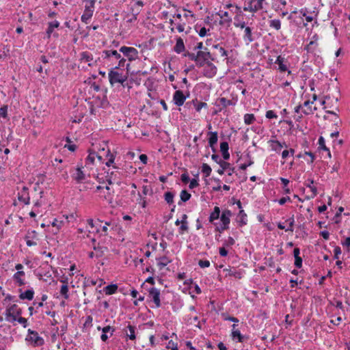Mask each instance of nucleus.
<instances>
[{
	"label": "nucleus",
	"mask_w": 350,
	"mask_h": 350,
	"mask_svg": "<svg viewBox=\"0 0 350 350\" xmlns=\"http://www.w3.org/2000/svg\"><path fill=\"white\" fill-rule=\"evenodd\" d=\"M185 55L189 60L193 61L198 68H202L210 60H214L208 49H204V51H198L196 53L191 52Z\"/></svg>",
	"instance_id": "nucleus-1"
},
{
	"label": "nucleus",
	"mask_w": 350,
	"mask_h": 350,
	"mask_svg": "<svg viewBox=\"0 0 350 350\" xmlns=\"http://www.w3.org/2000/svg\"><path fill=\"white\" fill-rule=\"evenodd\" d=\"M120 57V53L116 50H104L100 53V57H98L99 64L107 68L114 67L117 63L118 59Z\"/></svg>",
	"instance_id": "nucleus-2"
},
{
	"label": "nucleus",
	"mask_w": 350,
	"mask_h": 350,
	"mask_svg": "<svg viewBox=\"0 0 350 350\" xmlns=\"http://www.w3.org/2000/svg\"><path fill=\"white\" fill-rule=\"evenodd\" d=\"M108 78L111 86L115 85L116 83H120L122 87L125 88L127 85L125 82L128 78V73L124 74L123 72L120 70L111 68L108 73Z\"/></svg>",
	"instance_id": "nucleus-3"
},
{
	"label": "nucleus",
	"mask_w": 350,
	"mask_h": 350,
	"mask_svg": "<svg viewBox=\"0 0 350 350\" xmlns=\"http://www.w3.org/2000/svg\"><path fill=\"white\" fill-rule=\"evenodd\" d=\"M267 4V0H244L243 10L254 15L265 9Z\"/></svg>",
	"instance_id": "nucleus-4"
},
{
	"label": "nucleus",
	"mask_w": 350,
	"mask_h": 350,
	"mask_svg": "<svg viewBox=\"0 0 350 350\" xmlns=\"http://www.w3.org/2000/svg\"><path fill=\"white\" fill-rule=\"evenodd\" d=\"M172 18H169L170 29L171 32H174L176 30L178 33H182L185 31L186 23L183 21L182 15L180 13H174L171 14Z\"/></svg>",
	"instance_id": "nucleus-5"
},
{
	"label": "nucleus",
	"mask_w": 350,
	"mask_h": 350,
	"mask_svg": "<svg viewBox=\"0 0 350 350\" xmlns=\"http://www.w3.org/2000/svg\"><path fill=\"white\" fill-rule=\"evenodd\" d=\"M23 313L22 308L17 304H13L8 306L4 312L5 319L10 323H14L16 321V318Z\"/></svg>",
	"instance_id": "nucleus-6"
},
{
	"label": "nucleus",
	"mask_w": 350,
	"mask_h": 350,
	"mask_svg": "<svg viewBox=\"0 0 350 350\" xmlns=\"http://www.w3.org/2000/svg\"><path fill=\"white\" fill-rule=\"evenodd\" d=\"M232 215V213L230 210H223L219 217L221 224L219 226L217 227L215 230L219 232H222L224 230H228L229 228Z\"/></svg>",
	"instance_id": "nucleus-7"
},
{
	"label": "nucleus",
	"mask_w": 350,
	"mask_h": 350,
	"mask_svg": "<svg viewBox=\"0 0 350 350\" xmlns=\"http://www.w3.org/2000/svg\"><path fill=\"white\" fill-rule=\"evenodd\" d=\"M26 340L29 342L33 347H40L44 344V340L41 337L38 332L29 329Z\"/></svg>",
	"instance_id": "nucleus-8"
},
{
	"label": "nucleus",
	"mask_w": 350,
	"mask_h": 350,
	"mask_svg": "<svg viewBox=\"0 0 350 350\" xmlns=\"http://www.w3.org/2000/svg\"><path fill=\"white\" fill-rule=\"evenodd\" d=\"M119 53H122L129 62L139 59V52L134 47L122 46L120 48Z\"/></svg>",
	"instance_id": "nucleus-9"
},
{
	"label": "nucleus",
	"mask_w": 350,
	"mask_h": 350,
	"mask_svg": "<svg viewBox=\"0 0 350 350\" xmlns=\"http://www.w3.org/2000/svg\"><path fill=\"white\" fill-rule=\"evenodd\" d=\"M94 3L95 0H90L87 2L83 14L81 17L83 23L88 24L90 19L92 18L94 12Z\"/></svg>",
	"instance_id": "nucleus-10"
},
{
	"label": "nucleus",
	"mask_w": 350,
	"mask_h": 350,
	"mask_svg": "<svg viewBox=\"0 0 350 350\" xmlns=\"http://www.w3.org/2000/svg\"><path fill=\"white\" fill-rule=\"evenodd\" d=\"M274 63L278 66V70L280 72H287L288 75H292L291 70L288 69L290 63L284 56L278 55Z\"/></svg>",
	"instance_id": "nucleus-11"
},
{
	"label": "nucleus",
	"mask_w": 350,
	"mask_h": 350,
	"mask_svg": "<svg viewBox=\"0 0 350 350\" xmlns=\"http://www.w3.org/2000/svg\"><path fill=\"white\" fill-rule=\"evenodd\" d=\"M176 43L173 47L174 51L176 54L181 55L184 57H187L185 55L187 53H190L191 52L186 50L185 44L183 39L180 36H177L175 38Z\"/></svg>",
	"instance_id": "nucleus-12"
},
{
	"label": "nucleus",
	"mask_w": 350,
	"mask_h": 350,
	"mask_svg": "<svg viewBox=\"0 0 350 350\" xmlns=\"http://www.w3.org/2000/svg\"><path fill=\"white\" fill-rule=\"evenodd\" d=\"M79 60L81 62L88 63L90 67L95 66L99 64L98 59H94L93 55L89 51H83L79 54Z\"/></svg>",
	"instance_id": "nucleus-13"
},
{
	"label": "nucleus",
	"mask_w": 350,
	"mask_h": 350,
	"mask_svg": "<svg viewBox=\"0 0 350 350\" xmlns=\"http://www.w3.org/2000/svg\"><path fill=\"white\" fill-rule=\"evenodd\" d=\"M319 40L318 34H314L310 42L304 47V50L308 53L315 54L319 47Z\"/></svg>",
	"instance_id": "nucleus-14"
},
{
	"label": "nucleus",
	"mask_w": 350,
	"mask_h": 350,
	"mask_svg": "<svg viewBox=\"0 0 350 350\" xmlns=\"http://www.w3.org/2000/svg\"><path fill=\"white\" fill-rule=\"evenodd\" d=\"M17 197L19 202L24 204L29 205L30 204V195L28 187L25 186L23 187L18 192Z\"/></svg>",
	"instance_id": "nucleus-15"
},
{
	"label": "nucleus",
	"mask_w": 350,
	"mask_h": 350,
	"mask_svg": "<svg viewBox=\"0 0 350 350\" xmlns=\"http://www.w3.org/2000/svg\"><path fill=\"white\" fill-rule=\"evenodd\" d=\"M211 61L212 60H210L203 66V74L207 78L213 77L217 74V67L211 62Z\"/></svg>",
	"instance_id": "nucleus-16"
},
{
	"label": "nucleus",
	"mask_w": 350,
	"mask_h": 350,
	"mask_svg": "<svg viewBox=\"0 0 350 350\" xmlns=\"http://www.w3.org/2000/svg\"><path fill=\"white\" fill-rule=\"evenodd\" d=\"M189 94L187 96L185 95L183 92L181 90H176L173 94V102L174 103L178 106L180 107L183 105L187 97L189 96Z\"/></svg>",
	"instance_id": "nucleus-17"
},
{
	"label": "nucleus",
	"mask_w": 350,
	"mask_h": 350,
	"mask_svg": "<svg viewBox=\"0 0 350 350\" xmlns=\"http://www.w3.org/2000/svg\"><path fill=\"white\" fill-rule=\"evenodd\" d=\"M268 144L272 151H274L277 153L280 152L281 150L283 148H287L288 145L286 142H280L276 139H270L268 141Z\"/></svg>",
	"instance_id": "nucleus-18"
},
{
	"label": "nucleus",
	"mask_w": 350,
	"mask_h": 350,
	"mask_svg": "<svg viewBox=\"0 0 350 350\" xmlns=\"http://www.w3.org/2000/svg\"><path fill=\"white\" fill-rule=\"evenodd\" d=\"M217 15L219 16L221 20L219 22V24L221 25H226L227 27H229L231 22H232V18L230 16L229 13L227 11H223L219 10Z\"/></svg>",
	"instance_id": "nucleus-19"
},
{
	"label": "nucleus",
	"mask_w": 350,
	"mask_h": 350,
	"mask_svg": "<svg viewBox=\"0 0 350 350\" xmlns=\"http://www.w3.org/2000/svg\"><path fill=\"white\" fill-rule=\"evenodd\" d=\"M97 153L96 152H90L85 161V167L88 169H93L94 166L97 165Z\"/></svg>",
	"instance_id": "nucleus-20"
},
{
	"label": "nucleus",
	"mask_w": 350,
	"mask_h": 350,
	"mask_svg": "<svg viewBox=\"0 0 350 350\" xmlns=\"http://www.w3.org/2000/svg\"><path fill=\"white\" fill-rule=\"evenodd\" d=\"M115 332L116 328L114 327H111L110 325L103 327L102 328V334L100 336L101 340L103 342H106L109 338L113 335Z\"/></svg>",
	"instance_id": "nucleus-21"
},
{
	"label": "nucleus",
	"mask_w": 350,
	"mask_h": 350,
	"mask_svg": "<svg viewBox=\"0 0 350 350\" xmlns=\"http://www.w3.org/2000/svg\"><path fill=\"white\" fill-rule=\"evenodd\" d=\"M149 297L154 303L156 308L161 306L160 291L156 288H151L149 290Z\"/></svg>",
	"instance_id": "nucleus-22"
},
{
	"label": "nucleus",
	"mask_w": 350,
	"mask_h": 350,
	"mask_svg": "<svg viewBox=\"0 0 350 350\" xmlns=\"http://www.w3.org/2000/svg\"><path fill=\"white\" fill-rule=\"evenodd\" d=\"M25 239L26 241V244L29 247L35 246L37 245L38 239V233L35 230H32L31 232H28L25 235Z\"/></svg>",
	"instance_id": "nucleus-23"
},
{
	"label": "nucleus",
	"mask_w": 350,
	"mask_h": 350,
	"mask_svg": "<svg viewBox=\"0 0 350 350\" xmlns=\"http://www.w3.org/2000/svg\"><path fill=\"white\" fill-rule=\"evenodd\" d=\"M106 179L109 185L118 183L120 180V174L118 170L108 172Z\"/></svg>",
	"instance_id": "nucleus-24"
},
{
	"label": "nucleus",
	"mask_w": 350,
	"mask_h": 350,
	"mask_svg": "<svg viewBox=\"0 0 350 350\" xmlns=\"http://www.w3.org/2000/svg\"><path fill=\"white\" fill-rule=\"evenodd\" d=\"M243 34L242 36L243 40L245 44L248 45L254 40V37L252 33V29L250 27H245Z\"/></svg>",
	"instance_id": "nucleus-25"
},
{
	"label": "nucleus",
	"mask_w": 350,
	"mask_h": 350,
	"mask_svg": "<svg viewBox=\"0 0 350 350\" xmlns=\"http://www.w3.org/2000/svg\"><path fill=\"white\" fill-rule=\"evenodd\" d=\"M313 101L310 100H306L302 105V113L304 115L312 114L314 111L317 110V107H312Z\"/></svg>",
	"instance_id": "nucleus-26"
},
{
	"label": "nucleus",
	"mask_w": 350,
	"mask_h": 350,
	"mask_svg": "<svg viewBox=\"0 0 350 350\" xmlns=\"http://www.w3.org/2000/svg\"><path fill=\"white\" fill-rule=\"evenodd\" d=\"M105 153H106V154H105L106 161L105 162V165L107 167L112 166L113 169L118 170L119 167L118 166H116V165H113L114 163V161L116 159V154H114L113 153H111L109 149H107V150L106 151Z\"/></svg>",
	"instance_id": "nucleus-27"
},
{
	"label": "nucleus",
	"mask_w": 350,
	"mask_h": 350,
	"mask_svg": "<svg viewBox=\"0 0 350 350\" xmlns=\"http://www.w3.org/2000/svg\"><path fill=\"white\" fill-rule=\"evenodd\" d=\"M25 273L23 271H16L13 275L12 278H13L14 282L18 286H22L25 284Z\"/></svg>",
	"instance_id": "nucleus-28"
},
{
	"label": "nucleus",
	"mask_w": 350,
	"mask_h": 350,
	"mask_svg": "<svg viewBox=\"0 0 350 350\" xmlns=\"http://www.w3.org/2000/svg\"><path fill=\"white\" fill-rule=\"evenodd\" d=\"M86 225L85 226V228H88L87 233L90 235L91 233L94 232H99L100 229L98 227L97 222H94L92 219H88L86 221Z\"/></svg>",
	"instance_id": "nucleus-29"
},
{
	"label": "nucleus",
	"mask_w": 350,
	"mask_h": 350,
	"mask_svg": "<svg viewBox=\"0 0 350 350\" xmlns=\"http://www.w3.org/2000/svg\"><path fill=\"white\" fill-rule=\"evenodd\" d=\"M83 167L77 166L75 170V172L72 174V178L76 180L77 183H81L83 180H85V176L84 172L82 171V168Z\"/></svg>",
	"instance_id": "nucleus-30"
},
{
	"label": "nucleus",
	"mask_w": 350,
	"mask_h": 350,
	"mask_svg": "<svg viewBox=\"0 0 350 350\" xmlns=\"http://www.w3.org/2000/svg\"><path fill=\"white\" fill-rule=\"evenodd\" d=\"M109 190H110V188L109 186H106L105 187H101V186H98L96 187V191L97 193H98V195L100 197L104 198L105 200H108L111 198Z\"/></svg>",
	"instance_id": "nucleus-31"
},
{
	"label": "nucleus",
	"mask_w": 350,
	"mask_h": 350,
	"mask_svg": "<svg viewBox=\"0 0 350 350\" xmlns=\"http://www.w3.org/2000/svg\"><path fill=\"white\" fill-rule=\"evenodd\" d=\"M59 25L60 23L57 21H54L48 23V27L46 31V35L48 39L51 38V34L53 32L54 29L55 28H58L59 27Z\"/></svg>",
	"instance_id": "nucleus-32"
},
{
	"label": "nucleus",
	"mask_w": 350,
	"mask_h": 350,
	"mask_svg": "<svg viewBox=\"0 0 350 350\" xmlns=\"http://www.w3.org/2000/svg\"><path fill=\"white\" fill-rule=\"evenodd\" d=\"M150 0H132L133 10H136L137 13L138 14L142 8L148 3H150Z\"/></svg>",
	"instance_id": "nucleus-33"
},
{
	"label": "nucleus",
	"mask_w": 350,
	"mask_h": 350,
	"mask_svg": "<svg viewBox=\"0 0 350 350\" xmlns=\"http://www.w3.org/2000/svg\"><path fill=\"white\" fill-rule=\"evenodd\" d=\"M61 282L63 283L60 288V295L65 299H68L69 298V289L68 286V281L67 280H61Z\"/></svg>",
	"instance_id": "nucleus-34"
},
{
	"label": "nucleus",
	"mask_w": 350,
	"mask_h": 350,
	"mask_svg": "<svg viewBox=\"0 0 350 350\" xmlns=\"http://www.w3.org/2000/svg\"><path fill=\"white\" fill-rule=\"evenodd\" d=\"M221 213L219 206H215L213 211L210 213L208 221L211 223H213L214 221L218 219L220 217Z\"/></svg>",
	"instance_id": "nucleus-35"
},
{
	"label": "nucleus",
	"mask_w": 350,
	"mask_h": 350,
	"mask_svg": "<svg viewBox=\"0 0 350 350\" xmlns=\"http://www.w3.org/2000/svg\"><path fill=\"white\" fill-rule=\"evenodd\" d=\"M96 222L98 224V227L100 229V232L103 235L106 236L108 234V226H111V222L106 221L103 226H102V221L98 219Z\"/></svg>",
	"instance_id": "nucleus-36"
},
{
	"label": "nucleus",
	"mask_w": 350,
	"mask_h": 350,
	"mask_svg": "<svg viewBox=\"0 0 350 350\" xmlns=\"http://www.w3.org/2000/svg\"><path fill=\"white\" fill-rule=\"evenodd\" d=\"M208 142L210 147H213V146H215L217 143L218 140V135L217 132H212L210 131L208 133Z\"/></svg>",
	"instance_id": "nucleus-37"
},
{
	"label": "nucleus",
	"mask_w": 350,
	"mask_h": 350,
	"mask_svg": "<svg viewBox=\"0 0 350 350\" xmlns=\"http://www.w3.org/2000/svg\"><path fill=\"white\" fill-rule=\"evenodd\" d=\"M269 27L276 31H280L282 27V22L278 18L269 20Z\"/></svg>",
	"instance_id": "nucleus-38"
},
{
	"label": "nucleus",
	"mask_w": 350,
	"mask_h": 350,
	"mask_svg": "<svg viewBox=\"0 0 350 350\" xmlns=\"http://www.w3.org/2000/svg\"><path fill=\"white\" fill-rule=\"evenodd\" d=\"M313 184L314 180L312 179H308L305 183V185L309 188L312 192L311 196L310 197V198H313L317 195V189Z\"/></svg>",
	"instance_id": "nucleus-39"
},
{
	"label": "nucleus",
	"mask_w": 350,
	"mask_h": 350,
	"mask_svg": "<svg viewBox=\"0 0 350 350\" xmlns=\"http://www.w3.org/2000/svg\"><path fill=\"white\" fill-rule=\"evenodd\" d=\"M231 337L233 340L238 342H243L245 338V336L241 334L239 329H234V332H231Z\"/></svg>",
	"instance_id": "nucleus-40"
},
{
	"label": "nucleus",
	"mask_w": 350,
	"mask_h": 350,
	"mask_svg": "<svg viewBox=\"0 0 350 350\" xmlns=\"http://www.w3.org/2000/svg\"><path fill=\"white\" fill-rule=\"evenodd\" d=\"M34 291L33 289L26 290L25 292L21 293L19 295L21 299L32 300L33 299Z\"/></svg>",
	"instance_id": "nucleus-41"
},
{
	"label": "nucleus",
	"mask_w": 350,
	"mask_h": 350,
	"mask_svg": "<svg viewBox=\"0 0 350 350\" xmlns=\"http://www.w3.org/2000/svg\"><path fill=\"white\" fill-rule=\"evenodd\" d=\"M94 250L95 251L96 258H98L102 257L108 250L107 247L98 245L94 246Z\"/></svg>",
	"instance_id": "nucleus-42"
},
{
	"label": "nucleus",
	"mask_w": 350,
	"mask_h": 350,
	"mask_svg": "<svg viewBox=\"0 0 350 350\" xmlns=\"http://www.w3.org/2000/svg\"><path fill=\"white\" fill-rule=\"evenodd\" d=\"M224 272H226V275L233 276L236 278L241 279L243 277V273L241 271L232 269L230 268L224 269Z\"/></svg>",
	"instance_id": "nucleus-43"
},
{
	"label": "nucleus",
	"mask_w": 350,
	"mask_h": 350,
	"mask_svg": "<svg viewBox=\"0 0 350 350\" xmlns=\"http://www.w3.org/2000/svg\"><path fill=\"white\" fill-rule=\"evenodd\" d=\"M118 288V287L117 284H109V285H107V286H105L103 288V291L106 295H111L117 292Z\"/></svg>",
	"instance_id": "nucleus-44"
},
{
	"label": "nucleus",
	"mask_w": 350,
	"mask_h": 350,
	"mask_svg": "<svg viewBox=\"0 0 350 350\" xmlns=\"http://www.w3.org/2000/svg\"><path fill=\"white\" fill-rule=\"evenodd\" d=\"M195 30L198 33V35L202 38L207 36L208 32H209L210 31L209 29H206L205 27H202L201 25H199L198 24L195 26Z\"/></svg>",
	"instance_id": "nucleus-45"
},
{
	"label": "nucleus",
	"mask_w": 350,
	"mask_h": 350,
	"mask_svg": "<svg viewBox=\"0 0 350 350\" xmlns=\"http://www.w3.org/2000/svg\"><path fill=\"white\" fill-rule=\"evenodd\" d=\"M241 16H235L234 18V26L237 28H240L241 29H243L245 27H247V26H245V22L243 20H241Z\"/></svg>",
	"instance_id": "nucleus-46"
},
{
	"label": "nucleus",
	"mask_w": 350,
	"mask_h": 350,
	"mask_svg": "<svg viewBox=\"0 0 350 350\" xmlns=\"http://www.w3.org/2000/svg\"><path fill=\"white\" fill-rule=\"evenodd\" d=\"M170 262L171 260H170L167 256H164L158 259L157 265L160 269H162Z\"/></svg>",
	"instance_id": "nucleus-47"
},
{
	"label": "nucleus",
	"mask_w": 350,
	"mask_h": 350,
	"mask_svg": "<svg viewBox=\"0 0 350 350\" xmlns=\"http://www.w3.org/2000/svg\"><path fill=\"white\" fill-rule=\"evenodd\" d=\"M238 218L240 226H243L247 224V214L243 210H240L238 214Z\"/></svg>",
	"instance_id": "nucleus-48"
},
{
	"label": "nucleus",
	"mask_w": 350,
	"mask_h": 350,
	"mask_svg": "<svg viewBox=\"0 0 350 350\" xmlns=\"http://www.w3.org/2000/svg\"><path fill=\"white\" fill-rule=\"evenodd\" d=\"M243 120L246 125H250L256 121V118L253 113H245L243 117Z\"/></svg>",
	"instance_id": "nucleus-49"
},
{
	"label": "nucleus",
	"mask_w": 350,
	"mask_h": 350,
	"mask_svg": "<svg viewBox=\"0 0 350 350\" xmlns=\"http://www.w3.org/2000/svg\"><path fill=\"white\" fill-rule=\"evenodd\" d=\"M218 105H221L222 108H226L228 106L233 105L232 100L227 99L226 98L221 97L218 100Z\"/></svg>",
	"instance_id": "nucleus-50"
},
{
	"label": "nucleus",
	"mask_w": 350,
	"mask_h": 350,
	"mask_svg": "<svg viewBox=\"0 0 350 350\" xmlns=\"http://www.w3.org/2000/svg\"><path fill=\"white\" fill-rule=\"evenodd\" d=\"M318 144H319V148L321 150L327 151L329 157H331L330 151H329V148L325 146V141L322 136H321L319 138Z\"/></svg>",
	"instance_id": "nucleus-51"
},
{
	"label": "nucleus",
	"mask_w": 350,
	"mask_h": 350,
	"mask_svg": "<svg viewBox=\"0 0 350 350\" xmlns=\"http://www.w3.org/2000/svg\"><path fill=\"white\" fill-rule=\"evenodd\" d=\"M127 329L129 332V333H127L126 332V336L127 337L131 340H135L136 339V336H135V326L133 325H129L127 326Z\"/></svg>",
	"instance_id": "nucleus-52"
},
{
	"label": "nucleus",
	"mask_w": 350,
	"mask_h": 350,
	"mask_svg": "<svg viewBox=\"0 0 350 350\" xmlns=\"http://www.w3.org/2000/svg\"><path fill=\"white\" fill-rule=\"evenodd\" d=\"M213 48L218 50L221 57H228V51L221 45V44H214L213 45Z\"/></svg>",
	"instance_id": "nucleus-53"
},
{
	"label": "nucleus",
	"mask_w": 350,
	"mask_h": 350,
	"mask_svg": "<svg viewBox=\"0 0 350 350\" xmlns=\"http://www.w3.org/2000/svg\"><path fill=\"white\" fill-rule=\"evenodd\" d=\"M201 171L205 177H208L211 174L212 169L207 163H203Z\"/></svg>",
	"instance_id": "nucleus-54"
},
{
	"label": "nucleus",
	"mask_w": 350,
	"mask_h": 350,
	"mask_svg": "<svg viewBox=\"0 0 350 350\" xmlns=\"http://www.w3.org/2000/svg\"><path fill=\"white\" fill-rule=\"evenodd\" d=\"M88 228H79L77 229V233L79 238L84 239L86 237H90V235L87 233Z\"/></svg>",
	"instance_id": "nucleus-55"
},
{
	"label": "nucleus",
	"mask_w": 350,
	"mask_h": 350,
	"mask_svg": "<svg viewBox=\"0 0 350 350\" xmlns=\"http://www.w3.org/2000/svg\"><path fill=\"white\" fill-rule=\"evenodd\" d=\"M174 194L171 191H167L164 193V199L166 202L171 204L174 202Z\"/></svg>",
	"instance_id": "nucleus-56"
},
{
	"label": "nucleus",
	"mask_w": 350,
	"mask_h": 350,
	"mask_svg": "<svg viewBox=\"0 0 350 350\" xmlns=\"http://www.w3.org/2000/svg\"><path fill=\"white\" fill-rule=\"evenodd\" d=\"M125 64H126V59L124 57H122V55H120V57L119 59H118L116 66L112 68L117 69V70H121L122 68L124 67Z\"/></svg>",
	"instance_id": "nucleus-57"
},
{
	"label": "nucleus",
	"mask_w": 350,
	"mask_h": 350,
	"mask_svg": "<svg viewBox=\"0 0 350 350\" xmlns=\"http://www.w3.org/2000/svg\"><path fill=\"white\" fill-rule=\"evenodd\" d=\"M280 181L282 182V183L283 184L284 187H283V189H284V191L285 193H291V190L288 187V185L289 183V180L287 179V178H282L281 177L280 178Z\"/></svg>",
	"instance_id": "nucleus-58"
},
{
	"label": "nucleus",
	"mask_w": 350,
	"mask_h": 350,
	"mask_svg": "<svg viewBox=\"0 0 350 350\" xmlns=\"http://www.w3.org/2000/svg\"><path fill=\"white\" fill-rule=\"evenodd\" d=\"M191 194L186 190H183L180 194V200L184 202L188 201L191 198Z\"/></svg>",
	"instance_id": "nucleus-59"
},
{
	"label": "nucleus",
	"mask_w": 350,
	"mask_h": 350,
	"mask_svg": "<svg viewBox=\"0 0 350 350\" xmlns=\"http://www.w3.org/2000/svg\"><path fill=\"white\" fill-rule=\"evenodd\" d=\"M286 222L288 223V227L286 229V232H293V226H294V224H295L294 217L292 216L291 217L288 219L286 221Z\"/></svg>",
	"instance_id": "nucleus-60"
},
{
	"label": "nucleus",
	"mask_w": 350,
	"mask_h": 350,
	"mask_svg": "<svg viewBox=\"0 0 350 350\" xmlns=\"http://www.w3.org/2000/svg\"><path fill=\"white\" fill-rule=\"evenodd\" d=\"M16 321L20 323L24 328H26L28 326L27 319L25 317H22L21 315L16 318Z\"/></svg>",
	"instance_id": "nucleus-61"
},
{
	"label": "nucleus",
	"mask_w": 350,
	"mask_h": 350,
	"mask_svg": "<svg viewBox=\"0 0 350 350\" xmlns=\"http://www.w3.org/2000/svg\"><path fill=\"white\" fill-rule=\"evenodd\" d=\"M230 12L233 14H236V16H242L241 8L237 5L232 6V8L230 9Z\"/></svg>",
	"instance_id": "nucleus-62"
},
{
	"label": "nucleus",
	"mask_w": 350,
	"mask_h": 350,
	"mask_svg": "<svg viewBox=\"0 0 350 350\" xmlns=\"http://www.w3.org/2000/svg\"><path fill=\"white\" fill-rule=\"evenodd\" d=\"M0 117L6 118L8 117V105H3L0 108Z\"/></svg>",
	"instance_id": "nucleus-63"
},
{
	"label": "nucleus",
	"mask_w": 350,
	"mask_h": 350,
	"mask_svg": "<svg viewBox=\"0 0 350 350\" xmlns=\"http://www.w3.org/2000/svg\"><path fill=\"white\" fill-rule=\"evenodd\" d=\"M167 348L170 349L171 350H178L177 342H174L172 340L168 342Z\"/></svg>",
	"instance_id": "nucleus-64"
}]
</instances>
